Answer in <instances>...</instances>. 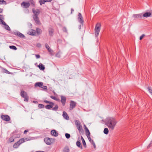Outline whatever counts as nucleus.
Listing matches in <instances>:
<instances>
[{
	"mask_svg": "<svg viewBox=\"0 0 152 152\" xmlns=\"http://www.w3.org/2000/svg\"><path fill=\"white\" fill-rule=\"evenodd\" d=\"M36 33V31L34 30L31 29L28 31L27 34L31 35H34Z\"/></svg>",
	"mask_w": 152,
	"mask_h": 152,
	"instance_id": "nucleus-14",
	"label": "nucleus"
},
{
	"mask_svg": "<svg viewBox=\"0 0 152 152\" xmlns=\"http://www.w3.org/2000/svg\"><path fill=\"white\" fill-rule=\"evenodd\" d=\"M75 124L76 126L81 125V124L80 121L78 120H75Z\"/></svg>",
	"mask_w": 152,
	"mask_h": 152,
	"instance_id": "nucleus-30",
	"label": "nucleus"
},
{
	"mask_svg": "<svg viewBox=\"0 0 152 152\" xmlns=\"http://www.w3.org/2000/svg\"><path fill=\"white\" fill-rule=\"evenodd\" d=\"M152 145V141H151L150 143L147 146V148H148L151 147V146Z\"/></svg>",
	"mask_w": 152,
	"mask_h": 152,
	"instance_id": "nucleus-47",
	"label": "nucleus"
},
{
	"mask_svg": "<svg viewBox=\"0 0 152 152\" xmlns=\"http://www.w3.org/2000/svg\"><path fill=\"white\" fill-rule=\"evenodd\" d=\"M101 23H96L94 29V34L96 37H97L99 34L101 29Z\"/></svg>",
	"mask_w": 152,
	"mask_h": 152,
	"instance_id": "nucleus-4",
	"label": "nucleus"
},
{
	"mask_svg": "<svg viewBox=\"0 0 152 152\" xmlns=\"http://www.w3.org/2000/svg\"><path fill=\"white\" fill-rule=\"evenodd\" d=\"M78 21L82 25H83L84 21L83 20V17L82 16L81 13L79 12L78 15Z\"/></svg>",
	"mask_w": 152,
	"mask_h": 152,
	"instance_id": "nucleus-7",
	"label": "nucleus"
},
{
	"mask_svg": "<svg viewBox=\"0 0 152 152\" xmlns=\"http://www.w3.org/2000/svg\"><path fill=\"white\" fill-rule=\"evenodd\" d=\"M86 134L87 136H90V133L89 130L86 131Z\"/></svg>",
	"mask_w": 152,
	"mask_h": 152,
	"instance_id": "nucleus-37",
	"label": "nucleus"
},
{
	"mask_svg": "<svg viewBox=\"0 0 152 152\" xmlns=\"http://www.w3.org/2000/svg\"><path fill=\"white\" fill-rule=\"evenodd\" d=\"M54 104L53 102H51V103H50L49 104L46 105L45 106V107L46 109L48 110H49L52 108V110H53L56 111L58 109V106L57 104H56L55 105V107L53 108Z\"/></svg>",
	"mask_w": 152,
	"mask_h": 152,
	"instance_id": "nucleus-3",
	"label": "nucleus"
},
{
	"mask_svg": "<svg viewBox=\"0 0 152 152\" xmlns=\"http://www.w3.org/2000/svg\"><path fill=\"white\" fill-rule=\"evenodd\" d=\"M44 141L47 145H50L51 144L50 139L49 137H45L44 139Z\"/></svg>",
	"mask_w": 152,
	"mask_h": 152,
	"instance_id": "nucleus-13",
	"label": "nucleus"
},
{
	"mask_svg": "<svg viewBox=\"0 0 152 152\" xmlns=\"http://www.w3.org/2000/svg\"><path fill=\"white\" fill-rule=\"evenodd\" d=\"M10 49L14 50H16L17 49V48L14 45L10 46Z\"/></svg>",
	"mask_w": 152,
	"mask_h": 152,
	"instance_id": "nucleus-35",
	"label": "nucleus"
},
{
	"mask_svg": "<svg viewBox=\"0 0 152 152\" xmlns=\"http://www.w3.org/2000/svg\"><path fill=\"white\" fill-rule=\"evenodd\" d=\"M93 146H94V149H96V145H95V143H94L93 145H92Z\"/></svg>",
	"mask_w": 152,
	"mask_h": 152,
	"instance_id": "nucleus-59",
	"label": "nucleus"
},
{
	"mask_svg": "<svg viewBox=\"0 0 152 152\" xmlns=\"http://www.w3.org/2000/svg\"><path fill=\"white\" fill-rule=\"evenodd\" d=\"M56 56L58 58H60L61 55L59 53H58L56 54Z\"/></svg>",
	"mask_w": 152,
	"mask_h": 152,
	"instance_id": "nucleus-43",
	"label": "nucleus"
},
{
	"mask_svg": "<svg viewBox=\"0 0 152 152\" xmlns=\"http://www.w3.org/2000/svg\"><path fill=\"white\" fill-rule=\"evenodd\" d=\"M14 34L16 36L19 37L21 38H24L25 37V36L20 32L19 31H16L14 32Z\"/></svg>",
	"mask_w": 152,
	"mask_h": 152,
	"instance_id": "nucleus-9",
	"label": "nucleus"
},
{
	"mask_svg": "<svg viewBox=\"0 0 152 152\" xmlns=\"http://www.w3.org/2000/svg\"><path fill=\"white\" fill-rule=\"evenodd\" d=\"M31 2V4L32 5L33 7L35 6V4L34 1L33 0H30Z\"/></svg>",
	"mask_w": 152,
	"mask_h": 152,
	"instance_id": "nucleus-42",
	"label": "nucleus"
},
{
	"mask_svg": "<svg viewBox=\"0 0 152 152\" xmlns=\"http://www.w3.org/2000/svg\"><path fill=\"white\" fill-rule=\"evenodd\" d=\"M89 141L90 142H91V141H92V140L91 139V138L90 137V136H87Z\"/></svg>",
	"mask_w": 152,
	"mask_h": 152,
	"instance_id": "nucleus-53",
	"label": "nucleus"
},
{
	"mask_svg": "<svg viewBox=\"0 0 152 152\" xmlns=\"http://www.w3.org/2000/svg\"><path fill=\"white\" fill-rule=\"evenodd\" d=\"M93 145L94 143V142L93 140H92V141L90 142Z\"/></svg>",
	"mask_w": 152,
	"mask_h": 152,
	"instance_id": "nucleus-61",
	"label": "nucleus"
},
{
	"mask_svg": "<svg viewBox=\"0 0 152 152\" xmlns=\"http://www.w3.org/2000/svg\"><path fill=\"white\" fill-rule=\"evenodd\" d=\"M145 36V35L144 34H142L141 36L140 37V40H141Z\"/></svg>",
	"mask_w": 152,
	"mask_h": 152,
	"instance_id": "nucleus-44",
	"label": "nucleus"
},
{
	"mask_svg": "<svg viewBox=\"0 0 152 152\" xmlns=\"http://www.w3.org/2000/svg\"><path fill=\"white\" fill-rule=\"evenodd\" d=\"M61 101L62 103L63 106H64L65 105L66 102V97L63 96H61Z\"/></svg>",
	"mask_w": 152,
	"mask_h": 152,
	"instance_id": "nucleus-11",
	"label": "nucleus"
},
{
	"mask_svg": "<svg viewBox=\"0 0 152 152\" xmlns=\"http://www.w3.org/2000/svg\"><path fill=\"white\" fill-rule=\"evenodd\" d=\"M148 91L150 92V93L152 95V88L150 86H149L148 87Z\"/></svg>",
	"mask_w": 152,
	"mask_h": 152,
	"instance_id": "nucleus-39",
	"label": "nucleus"
},
{
	"mask_svg": "<svg viewBox=\"0 0 152 152\" xmlns=\"http://www.w3.org/2000/svg\"><path fill=\"white\" fill-rule=\"evenodd\" d=\"M84 126L85 127V131H87V130H89L88 129V128L86 127V126L85 125H84Z\"/></svg>",
	"mask_w": 152,
	"mask_h": 152,
	"instance_id": "nucleus-54",
	"label": "nucleus"
},
{
	"mask_svg": "<svg viewBox=\"0 0 152 152\" xmlns=\"http://www.w3.org/2000/svg\"><path fill=\"white\" fill-rule=\"evenodd\" d=\"M20 137V135L19 134H17V133H14L12 136L10 138V142H12L14 141V138H19Z\"/></svg>",
	"mask_w": 152,
	"mask_h": 152,
	"instance_id": "nucleus-6",
	"label": "nucleus"
},
{
	"mask_svg": "<svg viewBox=\"0 0 152 152\" xmlns=\"http://www.w3.org/2000/svg\"><path fill=\"white\" fill-rule=\"evenodd\" d=\"M30 5V4L29 3L23 2L21 4V6L23 7H24L26 8H28L29 7Z\"/></svg>",
	"mask_w": 152,
	"mask_h": 152,
	"instance_id": "nucleus-12",
	"label": "nucleus"
},
{
	"mask_svg": "<svg viewBox=\"0 0 152 152\" xmlns=\"http://www.w3.org/2000/svg\"><path fill=\"white\" fill-rule=\"evenodd\" d=\"M41 88H42L44 90H46L47 88V87L46 86H42V87Z\"/></svg>",
	"mask_w": 152,
	"mask_h": 152,
	"instance_id": "nucleus-49",
	"label": "nucleus"
},
{
	"mask_svg": "<svg viewBox=\"0 0 152 152\" xmlns=\"http://www.w3.org/2000/svg\"><path fill=\"white\" fill-rule=\"evenodd\" d=\"M3 12V9L0 8V13H1Z\"/></svg>",
	"mask_w": 152,
	"mask_h": 152,
	"instance_id": "nucleus-63",
	"label": "nucleus"
},
{
	"mask_svg": "<svg viewBox=\"0 0 152 152\" xmlns=\"http://www.w3.org/2000/svg\"><path fill=\"white\" fill-rule=\"evenodd\" d=\"M84 126L85 127V131H87V130H89L88 129V128L86 127V126L85 125H84Z\"/></svg>",
	"mask_w": 152,
	"mask_h": 152,
	"instance_id": "nucleus-55",
	"label": "nucleus"
},
{
	"mask_svg": "<svg viewBox=\"0 0 152 152\" xmlns=\"http://www.w3.org/2000/svg\"><path fill=\"white\" fill-rule=\"evenodd\" d=\"M33 102L34 103H37V101H33Z\"/></svg>",
	"mask_w": 152,
	"mask_h": 152,
	"instance_id": "nucleus-64",
	"label": "nucleus"
},
{
	"mask_svg": "<svg viewBox=\"0 0 152 152\" xmlns=\"http://www.w3.org/2000/svg\"><path fill=\"white\" fill-rule=\"evenodd\" d=\"M6 2L4 0H0V4H6Z\"/></svg>",
	"mask_w": 152,
	"mask_h": 152,
	"instance_id": "nucleus-41",
	"label": "nucleus"
},
{
	"mask_svg": "<svg viewBox=\"0 0 152 152\" xmlns=\"http://www.w3.org/2000/svg\"><path fill=\"white\" fill-rule=\"evenodd\" d=\"M32 12L33 13L32 17L35 23L38 24H41V23L39 20L38 16L40 13L41 11L40 9L34 8L32 9Z\"/></svg>",
	"mask_w": 152,
	"mask_h": 152,
	"instance_id": "nucleus-2",
	"label": "nucleus"
},
{
	"mask_svg": "<svg viewBox=\"0 0 152 152\" xmlns=\"http://www.w3.org/2000/svg\"><path fill=\"white\" fill-rule=\"evenodd\" d=\"M0 70H1V72L2 73H8V74L10 73V72L9 71H8L6 69H4L2 68L1 66H0Z\"/></svg>",
	"mask_w": 152,
	"mask_h": 152,
	"instance_id": "nucleus-19",
	"label": "nucleus"
},
{
	"mask_svg": "<svg viewBox=\"0 0 152 152\" xmlns=\"http://www.w3.org/2000/svg\"><path fill=\"white\" fill-rule=\"evenodd\" d=\"M63 30L64 32L66 33L67 32V31L66 28L65 27H64L63 28Z\"/></svg>",
	"mask_w": 152,
	"mask_h": 152,
	"instance_id": "nucleus-45",
	"label": "nucleus"
},
{
	"mask_svg": "<svg viewBox=\"0 0 152 152\" xmlns=\"http://www.w3.org/2000/svg\"><path fill=\"white\" fill-rule=\"evenodd\" d=\"M152 145V141H151L150 143L147 146V148H148L151 147V146Z\"/></svg>",
	"mask_w": 152,
	"mask_h": 152,
	"instance_id": "nucleus-46",
	"label": "nucleus"
},
{
	"mask_svg": "<svg viewBox=\"0 0 152 152\" xmlns=\"http://www.w3.org/2000/svg\"><path fill=\"white\" fill-rule=\"evenodd\" d=\"M63 116L64 118L67 120L69 119V117L66 113L65 111H63Z\"/></svg>",
	"mask_w": 152,
	"mask_h": 152,
	"instance_id": "nucleus-16",
	"label": "nucleus"
},
{
	"mask_svg": "<svg viewBox=\"0 0 152 152\" xmlns=\"http://www.w3.org/2000/svg\"><path fill=\"white\" fill-rule=\"evenodd\" d=\"M66 138L67 139L69 138L70 137V135L69 134L66 133L65 134Z\"/></svg>",
	"mask_w": 152,
	"mask_h": 152,
	"instance_id": "nucleus-40",
	"label": "nucleus"
},
{
	"mask_svg": "<svg viewBox=\"0 0 152 152\" xmlns=\"http://www.w3.org/2000/svg\"><path fill=\"white\" fill-rule=\"evenodd\" d=\"M50 97L52 99H54V100H55L56 99V97H55V96H50Z\"/></svg>",
	"mask_w": 152,
	"mask_h": 152,
	"instance_id": "nucleus-51",
	"label": "nucleus"
},
{
	"mask_svg": "<svg viewBox=\"0 0 152 152\" xmlns=\"http://www.w3.org/2000/svg\"><path fill=\"white\" fill-rule=\"evenodd\" d=\"M55 100L56 101H58V102H60V99H58V98H56V99H55Z\"/></svg>",
	"mask_w": 152,
	"mask_h": 152,
	"instance_id": "nucleus-58",
	"label": "nucleus"
},
{
	"mask_svg": "<svg viewBox=\"0 0 152 152\" xmlns=\"http://www.w3.org/2000/svg\"><path fill=\"white\" fill-rule=\"evenodd\" d=\"M38 67L41 70H44L45 69V66L42 63H40L38 66Z\"/></svg>",
	"mask_w": 152,
	"mask_h": 152,
	"instance_id": "nucleus-21",
	"label": "nucleus"
},
{
	"mask_svg": "<svg viewBox=\"0 0 152 152\" xmlns=\"http://www.w3.org/2000/svg\"><path fill=\"white\" fill-rule=\"evenodd\" d=\"M36 32L38 34H41L42 32V30L38 28H37L36 29Z\"/></svg>",
	"mask_w": 152,
	"mask_h": 152,
	"instance_id": "nucleus-29",
	"label": "nucleus"
},
{
	"mask_svg": "<svg viewBox=\"0 0 152 152\" xmlns=\"http://www.w3.org/2000/svg\"><path fill=\"white\" fill-rule=\"evenodd\" d=\"M45 2H50L52 1V0H45Z\"/></svg>",
	"mask_w": 152,
	"mask_h": 152,
	"instance_id": "nucleus-60",
	"label": "nucleus"
},
{
	"mask_svg": "<svg viewBox=\"0 0 152 152\" xmlns=\"http://www.w3.org/2000/svg\"><path fill=\"white\" fill-rule=\"evenodd\" d=\"M44 102L46 103H48L50 104V103H51L52 102L47 101V100H44Z\"/></svg>",
	"mask_w": 152,
	"mask_h": 152,
	"instance_id": "nucleus-48",
	"label": "nucleus"
},
{
	"mask_svg": "<svg viewBox=\"0 0 152 152\" xmlns=\"http://www.w3.org/2000/svg\"><path fill=\"white\" fill-rule=\"evenodd\" d=\"M151 13L150 12H146L142 15V17L147 18L150 16L151 15Z\"/></svg>",
	"mask_w": 152,
	"mask_h": 152,
	"instance_id": "nucleus-20",
	"label": "nucleus"
},
{
	"mask_svg": "<svg viewBox=\"0 0 152 152\" xmlns=\"http://www.w3.org/2000/svg\"><path fill=\"white\" fill-rule=\"evenodd\" d=\"M1 118L4 121H10V116L8 115H1Z\"/></svg>",
	"mask_w": 152,
	"mask_h": 152,
	"instance_id": "nucleus-10",
	"label": "nucleus"
},
{
	"mask_svg": "<svg viewBox=\"0 0 152 152\" xmlns=\"http://www.w3.org/2000/svg\"><path fill=\"white\" fill-rule=\"evenodd\" d=\"M24 142H25V141H26L28 140H29L27 138H24Z\"/></svg>",
	"mask_w": 152,
	"mask_h": 152,
	"instance_id": "nucleus-56",
	"label": "nucleus"
},
{
	"mask_svg": "<svg viewBox=\"0 0 152 152\" xmlns=\"http://www.w3.org/2000/svg\"><path fill=\"white\" fill-rule=\"evenodd\" d=\"M20 145L22 144V143L24 142V138H21L18 141H17Z\"/></svg>",
	"mask_w": 152,
	"mask_h": 152,
	"instance_id": "nucleus-31",
	"label": "nucleus"
},
{
	"mask_svg": "<svg viewBox=\"0 0 152 152\" xmlns=\"http://www.w3.org/2000/svg\"><path fill=\"white\" fill-rule=\"evenodd\" d=\"M20 145L18 142H15L13 145V147L14 148H17Z\"/></svg>",
	"mask_w": 152,
	"mask_h": 152,
	"instance_id": "nucleus-28",
	"label": "nucleus"
},
{
	"mask_svg": "<svg viewBox=\"0 0 152 152\" xmlns=\"http://www.w3.org/2000/svg\"><path fill=\"white\" fill-rule=\"evenodd\" d=\"M81 138L82 141L83 142V146L85 148H86L87 147V145H86V142L85 141V140H84V138L82 136L81 137Z\"/></svg>",
	"mask_w": 152,
	"mask_h": 152,
	"instance_id": "nucleus-25",
	"label": "nucleus"
},
{
	"mask_svg": "<svg viewBox=\"0 0 152 152\" xmlns=\"http://www.w3.org/2000/svg\"><path fill=\"white\" fill-rule=\"evenodd\" d=\"M28 132V129L24 131V134H26L27 133V132Z\"/></svg>",
	"mask_w": 152,
	"mask_h": 152,
	"instance_id": "nucleus-57",
	"label": "nucleus"
},
{
	"mask_svg": "<svg viewBox=\"0 0 152 152\" xmlns=\"http://www.w3.org/2000/svg\"><path fill=\"white\" fill-rule=\"evenodd\" d=\"M76 144L77 146L79 147L81 149H83V147L81 144V143L80 141H77L76 142Z\"/></svg>",
	"mask_w": 152,
	"mask_h": 152,
	"instance_id": "nucleus-26",
	"label": "nucleus"
},
{
	"mask_svg": "<svg viewBox=\"0 0 152 152\" xmlns=\"http://www.w3.org/2000/svg\"><path fill=\"white\" fill-rule=\"evenodd\" d=\"M41 46V44L40 43H37V46L38 47H40Z\"/></svg>",
	"mask_w": 152,
	"mask_h": 152,
	"instance_id": "nucleus-52",
	"label": "nucleus"
},
{
	"mask_svg": "<svg viewBox=\"0 0 152 152\" xmlns=\"http://www.w3.org/2000/svg\"><path fill=\"white\" fill-rule=\"evenodd\" d=\"M35 87L38 86L40 88H41L42 86H43V83L42 82H37L35 84Z\"/></svg>",
	"mask_w": 152,
	"mask_h": 152,
	"instance_id": "nucleus-22",
	"label": "nucleus"
},
{
	"mask_svg": "<svg viewBox=\"0 0 152 152\" xmlns=\"http://www.w3.org/2000/svg\"><path fill=\"white\" fill-rule=\"evenodd\" d=\"M74 9H73V8H71V14H72V12H74Z\"/></svg>",
	"mask_w": 152,
	"mask_h": 152,
	"instance_id": "nucleus-62",
	"label": "nucleus"
},
{
	"mask_svg": "<svg viewBox=\"0 0 152 152\" xmlns=\"http://www.w3.org/2000/svg\"><path fill=\"white\" fill-rule=\"evenodd\" d=\"M69 149L68 147H66L64 148L63 152H69Z\"/></svg>",
	"mask_w": 152,
	"mask_h": 152,
	"instance_id": "nucleus-33",
	"label": "nucleus"
},
{
	"mask_svg": "<svg viewBox=\"0 0 152 152\" xmlns=\"http://www.w3.org/2000/svg\"><path fill=\"white\" fill-rule=\"evenodd\" d=\"M38 107L39 108H44L45 107V106L44 104H38Z\"/></svg>",
	"mask_w": 152,
	"mask_h": 152,
	"instance_id": "nucleus-38",
	"label": "nucleus"
},
{
	"mask_svg": "<svg viewBox=\"0 0 152 152\" xmlns=\"http://www.w3.org/2000/svg\"><path fill=\"white\" fill-rule=\"evenodd\" d=\"M109 132V130L108 128H105L104 130V133L105 134H107Z\"/></svg>",
	"mask_w": 152,
	"mask_h": 152,
	"instance_id": "nucleus-32",
	"label": "nucleus"
},
{
	"mask_svg": "<svg viewBox=\"0 0 152 152\" xmlns=\"http://www.w3.org/2000/svg\"><path fill=\"white\" fill-rule=\"evenodd\" d=\"M45 48L48 50V51L49 52L51 53H52L53 52V50L50 49V47L47 43H46L45 44Z\"/></svg>",
	"mask_w": 152,
	"mask_h": 152,
	"instance_id": "nucleus-18",
	"label": "nucleus"
},
{
	"mask_svg": "<svg viewBox=\"0 0 152 152\" xmlns=\"http://www.w3.org/2000/svg\"><path fill=\"white\" fill-rule=\"evenodd\" d=\"M35 56L37 58H39L40 57V56L39 54H35Z\"/></svg>",
	"mask_w": 152,
	"mask_h": 152,
	"instance_id": "nucleus-50",
	"label": "nucleus"
},
{
	"mask_svg": "<svg viewBox=\"0 0 152 152\" xmlns=\"http://www.w3.org/2000/svg\"><path fill=\"white\" fill-rule=\"evenodd\" d=\"M4 19L3 16L0 15V23L3 24H5V22L3 20Z\"/></svg>",
	"mask_w": 152,
	"mask_h": 152,
	"instance_id": "nucleus-24",
	"label": "nucleus"
},
{
	"mask_svg": "<svg viewBox=\"0 0 152 152\" xmlns=\"http://www.w3.org/2000/svg\"><path fill=\"white\" fill-rule=\"evenodd\" d=\"M77 127L78 130L79 131V132H82L83 129H82V126L81 125H79V126H76Z\"/></svg>",
	"mask_w": 152,
	"mask_h": 152,
	"instance_id": "nucleus-27",
	"label": "nucleus"
},
{
	"mask_svg": "<svg viewBox=\"0 0 152 152\" xmlns=\"http://www.w3.org/2000/svg\"><path fill=\"white\" fill-rule=\"evenodd\" d=\"M76 106V103L73 101H71L70 103L69 110H72L75 108Z\"/></svg>",
	"mask_w": 152,
	"mask_h": 152,
	"instance_id": "nucleus-8",
	"label": "nucleus"
},
{
	"mask_svg": "<svg viewBox=\"0 0 152 152\" xmlns=\"http://www.w3.org/2000/svg\"><path fill=\"white\" fill-rule=\"evenodd\" d=\"M133 16L135 18H142V14H134Z\"/></svg>",
	"mask_w": 152,
	"mask_h": 152,
	"instance_id": "nucleus-17",
	"label": "nucleus"
},
{
	"mask_svg": "<svg viewBox=\"0 0 152 152\" xmlns=\"http://www.w3.org/2000/svg\"><path fill=\"white\" fill-rule=\"evenodd\" d=\"M3 25H4V28H5L8 30H10V27H9V26L6 24V23H5V24H4V23L3 24Z\"/></svg>",
	"mask_w": 152,
	"mask_h": 152,
	"instance_id": "nucleus-34",
	"label": "nucleus"
},
{
	"mask_svg": "<svg viewBox=\"0 0 152 152\" xmlns=\"http://www.w3.org/2000/svg\"><path fill=\"white\" fill-rule=\"evenodd\" d=\"M102 121H104L105 124L107 126L110 130H113L114 129L117 123L115 119L111 117H107Z\"/></svg>",
	"mask_w": 152,
	"mask_h": 152,
	"instance_id": "nucleus-1",
	"label": "nucleus"
},
{
	"mask_svg": "<svg viewBox=\"0 0 152 152\" xmlns=\"http://www.w3.org/2000/svg\"><path fill=\"white\" fill-rule=\"evenodd\" d=\"M49 35L52 37L53 36V33L54 32V30L53 28H50L48 30Z\"/></svg>",
	"mask_w": 152,
	"mask_h": 152,
	"instance_id": "nucleus-23",
	"label": "nucleus"
},
{
	"mask_svg": "<svg viewBox=\"0 0 152 152\" xmlns=\"http://www.w3.org/2000/svg\"><path fill=\"white\" fill-rule=\"evenodd\" d=\"M21 96L24 98V101L25 102H28L29 99V96H28L27 92L23 90L21 91L20 93Z\"/></svg>",
	"mask_w": 152,
	"mask_h": 152,
	"instance_id": "nucleus-5",
	"label": "nucleus"
},
{
	"mask_svg": "<svg viewBox=\"0 0 152 152\" xmlns=\"http://www.w3.org/2000/svg\"><path fill=\"white\" fill-rule=\"evenodd\" d=\"M39 4L40 5H42L44 4L46 2L45 0H40L39 1Z\"/></svg>",
	"mask_w": 152,
	"mask_h": 152,
	"instance_id": "nucleus-36",
	"label": "nucleus"
},
{
	"mask_svg": "<svg viewBox=\"0 0 152 152\" xmlns=\"http://www.w3.org/2000/svg\"><path fill=\"white\" fill-rule=\"evenodd\" d=\"M51 134L52 136L55 137H57L58 135V133L56 131V130H53L51 131Z\"/></svg>",
	"mask_w": 152,
	"mask_h": 152,
	"instance_id": "nucleus-15",
	"label": "nucleus"
}]
</instances>
